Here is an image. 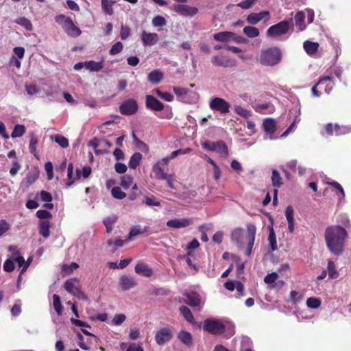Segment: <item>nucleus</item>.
Segmentation results:
<instances>
[{"instance_id":"obj_37","label":"nucleus","mask_w":351,"mask_h":351,"mask_svg":"<svg viewBox=\"0 0 351 351\" xmlns=\"http://www.w3.org/2000/svg\"><path fill=\"white\" fill-rule=\"evenodd\" d=\"M282 178L279 173V172L276 169H274L272 171V175H271V182L272 184L274 187L279 188L282 184Z\"/></svg>"},{"instance_id":"obj_45","label":"nucleus","mask_w":351,"mask_h":351,"mask_svg":"<svg viewBox=\"0 0 351 351\" xmlns=\"http://www.w3.org/2000/svg\"><path fill=\"white\" fill-rule=\"evenodd\" d=\"M25 132V128L23 125H15L11 136L12 138H16V137H21L22 136L24 133Z\"/></svg>"},{"instance_id":"obj_1","label":"nucleus","mask_w":351,"mask_h":351,"mask_svg":"<svg viewBox=\"0 0 351 351\" xmlns=\"http://www.w3.org/2000/svg\"><path fill=\"white\" fill-rule=\"evenodd\" d=\"M325 242L328 250L334 255L343 254L346 240L348 238L346 230L339 225L328 226L324 233Z\"/></svg>"},{"instance_id":"obj_38","label":"nucleus","mask_w":351,"mask_h":351,"mask_svg":"<svg viewBox=\"0 0 351 351\" xmlns=\"http://www.w3.org/2000/svg\"><path fill=\"white\" fill-rule=\"evenodd\" d=\"M233 34L229 32H221L213 35V38L219 42L227 41Z\"/></svg>"},{"instance_id":"obj_26","label":"nucleus","mask_w":351,"mask_h":351,"mask_svg":"<svg viewBox=\"0 0 351 351\" xmlns=\"http://www.w3.org/2000/svg\"><path fill=\"white\" fill-rule=\"evenodd\" d=\"M143 158V155L139 152H135L132 155L130 158L128 166L132 169H135L139 165L141 160Z\"/></svg>"},{"instance_id":"obj_33","label":"nucleus","mask_w":351,"mask_h":351,"mask_svg":"<svg viewBox=\"0 0 351 351\" xmlns=\"http://www.w3.org/2000/svg\"><path fill=\"white\" fill-rule=\"evenodd\" d=\"M180 312L188 322L191 324L194 322V317L192 312L188 307L185 306H180Z\"/></svg>"},{"instance_id":"obj_64","label":"nucleus","mask_w":351,"mask_h":351,"mask_svg":"<svg viewBox=\"0 0 351 351\" xmlns=\"http://www.w3.org/2000/svg\"><path fill=\"white\" fill-rule=\"evenodd\" d=\"M40 195L42 201L45 202H51L53 199L51 194L46 191H41Z\"/></svg>"},{"instance_id":"obj_35","label":"nucleus","mask_w":351,"mask_h":351,"mask_svg":"<svg viewBox=\"0 0 351 351\" xmlns=\"http://www.w3.org/2000/svg\"><path fill=\"white\" fill-rule=\"evenodd\" d=\"M243 33L249 38H256L260 34L258 29L252 26H245L243 28Z\"/></svg>"},{"instance_id":"obj_44","label":"nucleus","mask_w":351,"mask_h":351,"mask_svg":"<svg viewBox=\"0 0 351 351\" xmlns=\"http://www.w3.org/2000/svg\"><path fill=\"white\" fill-rule=\"evenodd\" d=\"M111 193L113 197L117 199H123L126 197V193L121 191L119 186H114L112 189Z\"/></svg>"},{"instance_id":"obj_18","label":"nucleus","mask_w":351,"mask_h":351,"mask_svg":"<svg viewBox=\"0 0 351 351\" xmlns=\"http://www.w3.org/2000/svg\"><path fill=\"white\" fill-rule=\"evenodd\" d=\"M164 78L163 73L158 69L151 71L147 75V80L154 84H159Z\"/></svg>"},{"instance_id":"obj_16","label":"nucleus","mask_w":351,"mask_h":351,"mask_svg":"<svg viewBox=\"0 0 351 351\" xmlns=\"http://www.w3.org/2000/svg\"><path fill=\"white\" fill-rule=\"evenodd\" d=\"M134 270L136 274L145 277H151L153 274L152 268L148 265L142 262H138L136 265Z\"/></svg>"},{"instance_id":"obj_20","label":"nucleus","mask_w":351,"mask_h":351,"mask_svg":"<svg viewBox=\"0 0 351 351\" xmlns=\"http://www.w3.org/2000/svg\"><path fill=\"white\" fill-rule=\"evenodd\" d=\"M264 131L267 134H272L276 130V123L274 119L267 118L263 123Z\"/></svg>"},{"instance_id":"obj_11","label":"nucleus","mask_w":351,"mask_h":351,"mask_svg":"<svg viewBox=\"0 0 351 351\" xmlns=\"http://www.w3.org/2000/svg\"><path fill=\"white\" fill-rule=\"evenodd\" d=\"M211 62L216 66L232 67L235 65L233 61L223 56H213Z\"/></svg>"},{"instance_id":"obj_41","label":"nucleus","mask_w":351,"mask_h":351,"mask_svg":"<svg viewBox=\"0 0 351 351\" xmlns=\"http://www.w3.org/2000/svg\"><path fill=\"white\" fill-rule=\"evenodd\" d=\"M38 145V138L37 136L35 134H31L30 136V141H29V149L31 153L34 154L35 156H36V148Z\"/></svg>"},{"instance_id":"obj_22","label":"nucleus","mask_w":351,"mask_h":351,"mask_svg":"<svg viewBox=\"0 0 351 351\" xmlns=\"http://www.w3.org/2000/svg\"><path fill=\"white\" fill-rule=\"evenodd\" d=\"M184 302L191 306H197L200 304V298L196 293H187Z\"/></svg>"},{"instance_id":"obj_14","label":"nucleus","mask_w":351,"mask_h":351,"mask_svg":"<svg viewBox=\"0 0 351 351\" xmlns=\"http://www.w3.org/2000/svg\"><path fill=\"white\" fill-rule=\"evenodd\" d=\"M62 29L69 36L72 37L79 36L82 33L80 29L74 25L72 19L68 20L62 26Z\"/></svg>"},{"instance_id":"obj_61","label":"nucleus","mask_w":351,"mask_h":351,"mask_svg":"<svg viewBox=\"0 0 351 351\" xmlns=\"http://www.w3.org/2000/svg\"><path fill=\"white\" fill-rule=\"evenodd\" d=\"M130 35V29L126 25H122L121 27L120 37L122 40H125Z\"/></svg>"},{"instance_id":"obj_12","label":"nucleus","mask_w":351,"mask_h":351,"mask_svg":"<svg viewBox=\"0 0 351 351\" xmlns=\"http://www.w3.org/2000/svg\"><path fill=\"white\" fill-rule=\"evenodd\" d=\"M192 223V219L189 218L175 219L169 220L167 222V226L173 228H181L187 227Z\"/></svg>"},{"instance_id":"obj_63","label":"nucleus","mask_w":351,"mask_h":351,"mask_svg":"<svg viewBox=\"0 0 351 351\" xmlns=\"http://www.w3.org/2000/svg\"><path fill=\"white\" fill-rule=\"evenodd\" d=\"M14 261L10 259H8L4 262L3 269L5 271L8 272H11L14 269Z\"/></svg>"},{"instance_id":"obj_25","label":"nucleus","mask_w":351,"mask_h":351,"mask_svg":"<svg viewBox=\"0 0 351 351\" xmlns=\"http://www.w3.org/2000/svg\"><path fill=\"white\" fill-rule=\"evenodd\" d=\"M304 19L305 14L302 11L298 12L295 15V23L299 31H303L306 28Z\"/></svg>"},{"instance_id":"obj_7","label":"nucleus","mask_w":351,"mask_h":351,"mask_svg":"<svg viewBox=\"0 0 351 351\" xmlns=\"http://www.w3.org/2000/svg\"><path fill=\"white\" fill-rule=\"evenodd\" d=\"M173 337V332L169 328H162L156 332L155 341L159 346H162L169 341Z\"/></svg>"},{"instance_id":"obj_31","label":"nucleus","mask_w":351,"mask_h":351,"mask_svg":"<svg viewBox=\"0 0 351 351\" xmlns=\"http://www.w3.org/2000/svg\"><path fill=\"white\" fill-rule=\"evenodd\" d=\"M327 272L328 273L329 278L331 279H336L339 275L336 269L335 264L332 260H329L328 262Z\"/></svg>"},{"instance_id":"obj_30","label":"nucleus","mask_w":351,"mask_h":351,"mask_svg":"<svg viewBox=\"0 0 351 351\" xmlns=\"http://www.w3.org/2000/svg\"><path fill=\"white\" fill-rule=\"evenodd\" d=\"M50 222L48 220L40 221L39 223V233L45 238H47L50 234L49 231Z\"/></svg>"},{"instance_id":"obj_59","label":"nucleus","mask_w":351,"mask_h":351,"mask_svg":"<svg viewBox=\"0 0 351 351\" xmlns=\"http://www.w3.org/2000/svg\"><path fill=\"white\" fill-rule=\"evenodd\" d=\"M278 278V274L276 272H272L271 274H268L264 278V281L267 284H271L274 282Z\"/></svg>"},{"instance_id":"obj_23","label":"nucleus","mask_w":351,"mask_h":351,"mask_svg":"<svg viewBox=\"0 0 351 351\" xmlns=\"http://www.w3.org/2000/svg\"><path fill=\"white\" fill-rule=\"evenodd\" d=\"M84 66L87 70L95 72L100 71L104 67L103 62L101 61L95 62L93 60L84 62Z\"/></svg>"},{"instance_id":"obj_60","label":"nucleus","mask_w":351,"mask_h":351,"mask_svg":"<svg viewBox=\"0 0 351 351\" xmlns=\"http://www.w3.org/2000/svg\"><path fill=\"white\" fill-rule=\"evenodd\" d=\"M234 111L237 114H239L240 116L243 117H247L250 114L249 111L246 108L241 106H236L234 107Z\"/></svg>"},{"instance_id":"obj_17","label":"nucleus","mask_w":351,"mask_h":351,"mask_svg":"<svg viewBox=\"0 0 351 351\" xmlns=\"http://www.w3.org/2000/svg\"><path fill=\"white\" fill-rule=\"evenodd\" d=\"M39 173L37 171H29L26 177L22 180L21 185L25 187H29L32 185L36 180L38 178Z\"/></svg>"},{"instance_id":"obj_5","label":"nucleus","mask_w":351,"mask_h":351,"mask_svg":"<svg viewBox=\"0 0 351 351\" xmlns=\"http://www.w3.org/2000/svg\"><path fill=\"white\" fill-rule=\"evenodd\" d=\"M203 328L208 332L218 335L224 332L225 326L220 321L207 319L204 322Z\"/></svg>"},{"instance_id":"obj_3","label":"nucleus","mask_w":351,"mask_h":351,"mask_svg":"<svg viewBox=\"0 0 351 351\" xmlns=\"http://www.w3.org/2000/svg\"><path fill=\"white\" fill-rule=\"evenodd\" d=\"M289 28V22L285 20L269 27L267 30L266 35L270 38H276L287 34Z\"/></svg>"},{"instance_id":"obj_15","label":"nucleus","mask_w":351,"mask_h":351,"mask_svg":"<svg viewBox=\"0 0 351 351\" xmlns=\"http://www.w3.org/2000/svg\"><path fill=\"white\" fill-rule=\"evenodd\" d=\"M141 40L145 46H152L157 43L159 38L156 33H148L143 31L141 34Z\"/></svg>"},{"instance_id":"obj_43","label":"nucleus","mask_w":351,"mask_h":351,"mask_svg":"<svg viewBox=\"0 0 351 351\" xmlns=\"http://www.w3.org/2000/svg\"><path fill=\"white\" fill-rule=\"evenodd\" d=\"M113 2H109L108 0H101V7L104 12L108 15L113 14L112 5Z\"/></svg>"},{"instance_id":"obj_4","label":"nucleus","mask_w":351,"mask_h":351,"mask_svg":"<svg viewBox=\"0 0 351 351\" xmlns=\"http://www.w3.org/2000/svg\"><path fill=\"white\" fill-rule=\"evenodd\" d=\"M230 104L221 97H213L209 102V107L214 111L226 114L230 112Z\"/></svg>"},{"instance_id":"obj_9","label":"nucleus","mask_w":351,"mask_h":351,"mask_svg":"<svg viewBox=\"0 0 351 351\" xmlns=\"http://www.w3.org/2000/svg\"><path fill=\"white\" fill-rule=\"evenodd\" d=\"M145 106L147 109L154 111H161L164 109V104L152 95L145 97Z\"/></svg>"},{"instance_id":"obj_21","label":"nucleus","mask_w":351,"mask_h":351,"mask_svg":"<svg viewBox=\"0 0 351 351\" xmlns=\"http://www.w3.org/2000/svg\"><path fill=\"white\" fill-rule=\"evenodd\" d=\"M332 77L330 76H325L321 78L317 83L312 88L311 92L313 96L319 97L322 95L321 90H318L317 88H322V86L327 82H330Z\"/></svg>"},{"instance_id":"obj_40","label":"nucleus","mask_w":351,"mask_h":351,"mask_svg":"<svg viewBox=\"0 0 351 351\" xmlns=\"http://www.w3.org/2000/svg\"><path fill=\"white\" fill-rule=\"evenodd\" d=\"M127 241L128 239L123 241L121 239H117L114 241L112 239H110L107 241V245L110 247L114 246V248L112 250V252H114L117 250V247H123L125 245V243H127Z\"/></svg>"},{"instance_id":"obj_6","label":"nucleus","mask_w":351,"mask_h":351,"mask_svg":"<svg viewBox=\"0 0 351 351\" xmlns=\"http://www.w3.org/2000/svg\"><path fill=\"white\" fill-rule=\"evenodd\" d=\"M138 108L137 101L134 99H128L120 105L119 111L123 115L129 116L135 114Z\"/></svg>"},{"instance_id":"obj_55","label":"nucleus","mask_w":351,"mask_h":351,"mask_svg":"<svg viewBox=\"0 0 351 351\" xmlns=\"http://www.w3.org/2000/svg\"><path fill=\"white\" fill-rule=\"evenodd\" d=\"M152 24L155 27H162L165 25V19L162 16H156L152 20Z\"/></svg>"},{"instance_id":"obj_28","label":"nucleus","mask_w":351,"mask_h":351,"mask_svg":"<svg viewBox=\"0 0 351 351\" xmlns=\"http://www.w3.org/2000/svg\"><path fill=\"white\" fill-rule=\"evenodd\" d=\"M319 48L317 43L306 40L304 43V49L307 54L312 56L315 53Z\"/></svg>"},{"instance_id":"obj_32","label":"nucleus","mask_w":351,"mask_h":351,"mask_svg":"<svg viewBox=\"0 0 351 351\" xmlns=\"http://www.w3.org/2000/svg\"><path fill=\"white\" fill-rule=\"evenodd\" d=\"M216 152L221 156L226 157L228 156V146L223 141H216Z\"/></svg>"},{"instance_id":"obj_54","label":"nucleus","mask_w":351,"mask_h":351,"mask_svg":"<svg viewBox=\"0 0 351 351\" xmlns=\"http://www.w3.org/2000/svg\"><path fill=\"white\" fill-rule=\"evenodd\" d=\"M79 267V265L76 263H72L70 265L64 264L62 265V270L67 273L71 274L74 270L77 269Z\"/></svg>"},{"instance_id":"obj_49","label":"nucleus","mask_w":351,"mask_h":351,"mask_svg":"<svg viewBox=\"0 0 351 351\" xmlns=\"http://www.w3.org/2000/svg\"><path fill=\"white\" fill-rule=\"evenodd\" d=\"M335 127V135L340 136L345 134L346 133L350 132V128L347 126H340L338 124L335 123L334 125Z\"/></svg>"},{"instance_id":"obj_10","label":"nucleus","mask_w":351,"mask_h":351,"mask_svg":"<svg viewBox=\"0 0 351 351\" xmlns=\"http://www.w3.org/2000/svg\"><path fill=\"white\" fill-rule=\"evenodd\" d=\"M136 282L134 277L130 275H123L119 278V285L121 290L127 291L136 285Z\"/></svg>"},{"instance_id":"obj_56","label":"nucleus","mask_w":351,"mask_h":351,"mask_svg":"<svg viewBox=\"0 0 351 351\" xmlns=\"http://www.w3.org/2000/svg\"><path fill=\"white\" fill-rule=\"evenodd\" d=\"M173 91L177 96L183 97L188 94L189 90L188 88H180V87L173 86Z\"/></svg>"},{"instance_id":"obj_48","label":"nucleus","mask_w":351,"mask_h":351,"mask_svg":"<svg viewBox=\"0 0 351 351\" xmlns=\"http://www.w3.org/2000/svg\"><path fill=\"white\" fill-rule=\"evenodd\" d=\"M16 22L25 27L27 30H32L33 28L31 21L25 17H20L16 19Z\"/></svg>"},{"instance_id":"obj_2","label":"nucleus","mask_w":351,"mask_h":351,"mask_svg":"<svg viewBox=\"0 0 351 351\" xmlns=\"http://www.w3.org/2000/svg\"><path fill=\"white\" fill-rule=\"evenodd\" d=\"M282 56L281 50L277 47H273L261 50L258 60L263 65L273 66L281 61Z\"/></svg>"},{"instance_id":"obj_50","label":"nucleus","mask_w":351,"mask_h":351,"mask_svg":"<svg viewBox=\"0 0 351 351\" xmlns=\"http://www.w3.org/2000/svg\"><path fill=\"white\" fill-rule=\"evenodd\" d=\"M143 202L149 206H160V202L154 196L145 197Z\"/></svg>"},{"instance_id":"obj_52","label":"nucleus","mask_w":351,"mask_h":351,"mask_svg":"<svg viewBox=\"0 0 351 351\" xmlns=\"http://www.w3.org/2000/svg\"><path fill=\"white\" fill-rule=\"evenodd\" d=\"M88 145L94 149L96 154H102L108 152L106 150L102 151L97 149L99 146V141L97 138H94L90 140L88 142Z\"/></svg>"},{"instance_id":"obj_8","label":"nucleus","mask_w":351,"mask_h":351,"mask_svg":"<svg viewBox=\"0 0 351 351\" xmlns=\"http://www.w3.org/2000/svg\"><path fill=\"white\" fill-rule=\"evenodd\" d=\"M175 12L184 16H193L198 13L196 7L189 6L185 4H178L175 6Z\"/></svg>"},{"instance_id":"obj_29","label":"nucleus","mask_w":351,"mask_h":351,"mask_svg":"<svg viewBox=\"0 0 351 351\" xmlns=\"http://www.w3.org/2000/svg\"><path fill=\"white\" fill-rule=\"evenodd\" d=\"M178 337L186 346H191L193 344L192 335L189 332L181 330Z\"/></svg>"},{"instance_id":"obj_36","label":"nucleus","mask_w":351,"mask_h":351,"mask_svg":"<svg viewBox=\"0 0 351 351\" xmlns=\"http://www.w3.org/2000/svg\"><path fill=\"white\" fill-rule=\"evenodd\" d=\"M53 305L55 311L58 313V315H62L63 306L62 305L60 298L57 294H53Z\"/></svg>"},{"instance_id":"obj_39","label":"nucleus","mask_w":351,"mask_h":351,"mask_svg":"<svg viewBox=\"0 0 351 351\" xmlns=\"http://www.w3.org/2000/svg\"><path fill=\"white\" fill-rule=\"evenodd\" d=\"M147 230V227H144L143 228L134 227L132 228L128 234V240H132L134 237L142 234L145 232Z\"/></svg>"},{"instance_id":"obj_53","label":"nucleus","mask_w":351,"mask_h":351,"mask_svg":"<svg viewBox=\"0 0 351 351\" xmlns=\"http://www.w3.org/2000/svg\"><path fill=\"white\" fill-rule=\"evenodd\" d=\"M14 262L17 263L19 267H23L21 273L25 271L29 265V263L25 262L23 256H18L14 259Z\"/></svg>"},{"instance_id":"obj_42","label":"nucleus","mask_w":351,"mask_h":351,"mask_svg":"<svg viewBox=\"0 0 351 351\" xmlns=\"http://www.w3.org/2000/svg\"><path fill=\"white\" fill-rule=\"evenodd\" d=\"M133 182V178L130 175H125L121 177V186L125 189L130 188Z\"/></svg>"},{"instance_id":"obj_19","label":"nucleus","mask_w":351,"mask_h":351,"mask_svg":"<svg viewBox=\"0 0 351 351\" xmlns=\"http://www.w3.org/2000/svg\"><path fill=\"white\" fill-rule=\"evenodd\" d=\"M285 216L288 222V229L290 232L294 230V211L291 206H288L285 210Z\"/></svg>"},{"instance_id":"obj_51","label":"nucleus","mask_w":351,"mask_h":351,"mask_svg":"<svg viewBox=\"0 0 351 351\" xmlns=\"http://www.w3.org/2000/svg\"><path fill=\"white\" fill-rule=\"evenodd\" d=\"M243 237V229L242 228H236L234 229L231 234V239L232 241H236L237 243H239Z\"/></svg>"},{"instance_id":"obj_27","label":"nucleus","mask_w":351,"mask_h":351,"mask_svg":"<svg viewBox=\"0 0 351 351\" xmlns=\"http://www.w3.org/2000/svg\"><path fill=\"white\" fill-rule=\"evenodd\" d=\"M152 171L155 173L156 179L163 180L167 178L168 174L165 173L164 169L160 166V162H158L153 166Z\"/></svg>"},{"instance_id":"obj_58","label":"nucleus","mask_w":351,"mask_h":351,"mask_svg":"<svg viewBox=\"0 0 351 351\" xmlns=\"http://www.w3.org/2000/svg\"><path fill=\"white\" fill-rule=\"evenodd\" d=\"M126 317L124 314H117L114 315L112 322L115 326H119L125 322Z\"/></svg>"},{"instance_id":"obj_24","label":"nucleus","mask_w":351,"mask_h":351,"mask_svg":"<svg viewBox=\"0 0 351 351\" xmlns=\"http://www.w3.org/2000/svg\"><path fill=\"white\" fill-rule=\"evenodd\" d=\"M268 241L270 245L271 251L274 252L277 250L278 245L276 242V236L272 226H269Z\"/></svg>"},{"instance_id":"obj_57","label":"nucleus","mask_w":351,"mask_h":351,"mask_svg":"<svg viewBox=\"0 0 351 351\" xmlns=\"http://www.w3.org/2000/svg\"><path fill=\"white\" fill-rule=\"evenodd\" d=\"M10 228V225L5 219L0 220V237L3 236Z\"/></svg>"},{"instance_id":"obj_34","label":"nucleus","mask_w":351,"mask_h":351,"mask_svg":"<svg viewBox=\"0 0 351 351\" xmlns=\"http://www.w3.org/2000/svg\"><path fill=\"white\" fill-rule=\"evenodd\" d=\"M51 140H53L56 143H57L61 147L66 148L69 147V141L68 139L60 134H56L51 136Z\"/></svg>"},{"instance_id":"obj_47","label":"nucleus","mask_w":351,"mask_h":351,"mask_svg":"<svg viewBox=\"0 0 351 351\" xmlns=\"http://www.w3.org/2000/svg\"><path fill=\"white\" fill-rule=\"evenodd\" d=\"M123 49V45L121 42L118 41L112 45L109 51V53L111 56H115L122 51Z\"/></svg>"},{"instance_id":"obj_13","label":"nucleus","mask_w":351,"mask_h":351,"mask_svg":"<svg viewBox=\"0 0 351 351\" xmlns=\"http://www.w3.org/2000/svg\"><path fill=\"white\" fill-rule=\"evenodd\" d=\"M64 287L65 290L73 295L79 293V291L81 289L80 282L77 278H71L67 280L64 282Z\"/></svg>"},{"instance_id":"obj_62","label":"nucleus","mask_w":351,"mask_h":351,"mask_svg":"<svg viewBox=\"0 0 351 351\" xmlns=\"http://www.w3.org/2000/svg\"><path fill=\"white\" fill-rule=\"evenodd\" d=\"M114 169L117 173L122 174L127 171L128 167L124 163L117 162L114 165Z\"/></svg>"},{"instance_id":"obj_46","label":"nucleus","mask_w":351,"mask_h":351,"mask_svg":"<svg viewBox=\"0 0 351 351\" xmlns=\"http://www.w3.org/2000/svg\"><path fill=\"white\" fill-rule=\"evenodd\" d=\"M321 305V300L316 298H308L306 300V306L310 308H317Z\"/></svg>"}]
</instances>
